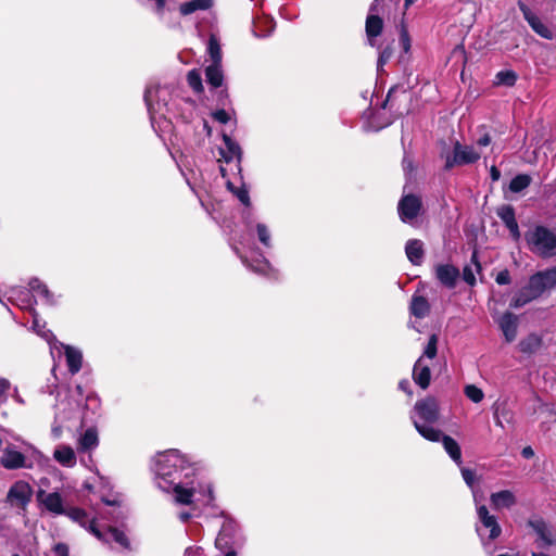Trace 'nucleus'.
Returning a JSON list of instances; mask_svg holds the SVG:
<instances>
[{"label":"nucleus","instance_id":"45","mask_svg":"<svg viewBox=\"0 0 556 556\" xmlns=\"http://www.w3.org/2000/svg\"><path fill=\"white\" fill-rule=\"evenodd\" d=\"M33 329L38 334L43 337L46 340H50L53 337V334H52V332L50 330H46L45 329V325H40V323H39V320L37 318V315H34Z\"/></svg>","mask_w":556,"mask_h":556},{"label":"nucleus","instance_id":"21","mask_svg":"<svg viewBox=\"0 0 556 556\" xmlns=\"http://www.w3.org/2000/svg\"><path fill=\"white\" fill-rule=\"evenodd\" d=\"M405 253L413 265H420L424 261L425 250L422 241L410 239L405 244Z\"/></svg>","mask_w":556,"mask_h":556},{"label":"nucleus","instance_id":"60","mask_svg":"<svg viewBox=\"0 0 556 556\" xmlns=\"http://www.w3.org/2000/svg\"><path fill=\"white\" fill-rule=\"evenodd\" d=\"M51 433L53 438L59 439L62 434V427L59 425H54L51 429Z\"/></svg>","mask_w":556,"mask_h":556},{"label":"nucleus","instance_id":"31","mask_svg":"<svg viewBox=\"0 0 556 556\" xmlns=\"http://www.w3.org/2000/svg\"><path fill=\"white\" fill-rule=\"evenodd\" d=\"M29 289L35 296H39L47 304H54L53 295L49 291L48 287L42 283L39 279L33 278L29 281Z\"/></svg>","mask_w":556,"mask_h":556},{"label":"nucleus","instance_id":"27","mask_svg":"<svg viewBox=\"0 0 556 556\" xmlns=\"http://www.w3.org/2000/svg\"><path fill=\"white\" fill-rule=\"evenodd\" d=\"M212 5L213 0H190L180 4L179 12L181 15L186 16L197 11L210 10Z\"/></svg>","mask_w":556,"mask_h":556},{"label":"nucleus","instance_id":"13","mask_svg":"<svg viewBox=\"0 0 556 556\" xmlns=\"http://www.w3.org/2000/svg\"><path fill=\"white\" fill-rule=\"evenodd\" d=\"M26 462V456L18 452L13 444H8L0 457V465L8 470L29 467Z\"/></svg>","mask_w":556,"mask_h":556},{"label":"nucleus","instance_id":"33","mask_svg":"<svg viewBox=\"0 0 556 556\" xmlns=\"http://www.w3.org/2000/svg\"><path fill=\"white\" fill-rule=\"evenodd\" d=\"M64 515H66L73 521L79 523L81 527L88 529L89 531H90V523L96 525L94 520L89 519L87 513L81 508H77V507L66 508V513Z\"/></svg>","mask_w":556,"mask_h":556},{"label":"nucleus","instance_id":"23","mask_svg":"<svg viewBox=\"0 0 556 556\" xmlns=\"http://www.w3.org/2000/svg\"><path fill=\"white\" fill-rule=\"evenodd\" d=\"M54 459L64 467H74L76 464V455L74 450L68 445H59L53 453Z\"/></svg>","mask_w":556,"mask_h":556},{"label":"nucleus","instance_id":"10","mask_svg":"<svg viewBox=\"0 0 556 556\" xmlns=\"http://www.w3.org/2000/svg\"><path fill=\"white\" fill-rule=\"evenodd\" d=\"M421 210V200L414 194L404 195L397 205L399 216L403 223L412 224Z\"/></svg>","mask_w":556,"mask_h":556},{"label":"nucleus","instance_id":"48","mask_svg":"<svg viewBox=\"0 0 556 556\" xmlns=\"http://www.w3.org/2000/svg\"><path fill=\"white\" fill-rule=\"evenodd\" d=\"M213 117L220 124H226L230 119V116L225 110H217L213 113Z\"/></svg>","mask_w":556,"mask_h":556},{"label":"nucleus","instance_id":"52","mask_svg":"<svg viewBox=\"0 0 556 556\" xmlns=\"http://www.w3.org/2000/svg\"><path fill=\"white\" fill-rule=\"evenodd\" d=\"M495 281L498 285H508L510 282V275L508 270H502L497 274Z\"/></svg>","mask_w":556,"mask_h":556},{"label":"nucleus","instance_id":"50","mask_svg":"<svg viewBox=\"0 0 556 556\" xmlns=\"http://www.w3.org/2000/svg\"><path fill=\"white\" fill-rule=\"evenodd\" d=\"M462 476L470 488H472L475 482V472L471 469L468 468H462Z\"/></svg>","mask_w":556,"mask_h":556},{"label":"nucleus","instance_id":"15","mask_svg":"<svg viewBox=\"0 0 556 556\" xmlns=\"http://www.w3.org/2000/svg\"><path fill=\"white\" fill-rule=\"evenodd\" d=\"M37 498L38 502L53 515H64L66 513L63 497L59 492H46L40 490Z\"/></svg>","mask_w":556,"mask_h":556},{"label":"nucleus","instance_id":"12","mask_svg":"<svg viewBox=\"0 0 556 556\" xmlns=\"http://www.w3.org/2000/svg\"><path fill=\"white\" fill-rule=\"evenodd\" d=\"M473 500L477 505V515H478L479 521L485 529L490 530L489 539L490 540L497 539L502 533V529L497 522L496 517L493 515H490L486 506L479 505V498H478V495L476 492H473Z\"/></svg>","mask_w":556,"mask_h":556},{"label":"nucleus","instance_id":"53","mask_svg":"<svg viewBox=\"0 0 556 556\" xmlns=\"http://www.w3.org/2000/svg\"><path fill=\"white\" fill-rule=\"evenodd\" d=\"M53 549L56 556H68V547L66 544L59 543Z\"/></svg>","mask_w":556,"mask_h":556},{"label":"nucleus","instance_id":"56","mask_svg":"<svg viewBox=\"0 0 556 556\" xmlns=\"http://www.w3.org/2000/svg\"><path fill=\"white\" fill-rule=\"evenodd\" d=\"M402 165L405 173H410L413 170V161L406 155L403 159Z\"/></svg>","mask_w":556,"mask_h":556},{"label":"nucleus","instance_id":"1","mask_svg":"<svg viewBox=\"0 0 556 556\" xmlns=\"http://www.w3.org/2000/svg\"><path fill=\"white\" fill-rule=\"evenodd\" d=\"M153 470L157 486L165 492H173L177 504L190 505L194 498L204 505L214 501L210 481L197 473V464L178 450H167L154 458Z\"/></svg>","mask_w":556,"mask_h":556},{"label":"nucleus","instance_id":"55","mask_svg":"<svg viewBox=\"0 0 556 556\" xmlns=\"http://www.w3.org/2000/svg\"><path fill=\"white\" fill-rule=\"evenodd\" d=\"M491 141H492L491 136L488 132H485L476 141V143L478 147L481 148V147H488L491 143Z\"/></svg>","mask_w":556,"mask_h":556},{"label":"nucleus","instance_id":"6","mask_svg":"<svg viewBox=\"0 0 556 556\" xmlns=\"http://www.w3.org/2000/svg\"><path fill=\"white\" fill-rule=\"evenodd\" d=\"M480 156V152L473 146L462 144L459 141H455L452 154L446 157L445 168L451 169L454 166L473 164Z\"/></svg>","mask_w":556,"mask_h":556},{"label":"nucleus","instance_id":"34","mask_svg":"<svg viewBox=\"0 0 556 556\" xmlns=\"http://www.w3.org/2000/svg\"><path fill=\"white\" fill-rule=\"evenodd\" d=\"M528 525L535 531V533L539 535V539L545 545H552L554 543L547 526L542 519L529 520Z\"/></svg>","mask_w":556,"mask_h":556},{"label":"nucleus","instance_id":"46","mask_svg":"<svg viewBox=\"0 0 556 556\" xmlns=\"http://www.w3.org/2000/svg\"><path fill=\"white\" fill-rule=\"evenodd\" d=\"M237 525L232 520H225L218 534L227 535V538L233 539Z\"/></svg>","mask_w":556,"mask_h":556},{"label":"nucleus","instance_id":"62","mask_svg":"<svg viewBox=\"0 0 556 556\" xmlns=\"http://www.w3.org/2000/svg\"><path fill=\"white\" fill-rule=\"evenodd\" d=\"M178 517L182 522H186L190 519L191 515L187 511H184V513H180Z\"/></svg>","mask_w":556,"mask_h":556},{"label":"nucleus","instance_id":"43","mask_svg":"<svg viewBox=\"0 0 556 556\" xmlns=\"http://www.w3.org/2000/svg\"><path fill=\"white\" fill-rule=\"evenodd\" d=\"M437 344H438V338L435 334H432L429 338V341L425 348L424 354L420 357H424V358L427 357V358L433 359L438 352Z\"/></svg>","mask_w":556,"mask_h":556},{"label":"nucleus","instance_id":"51","mask_svg":"<svg viewBox=\"0 0 556 556\" xmlns=\"http://www.w3.org/2000/svg\"><path fill=\"white\" fill-rule=\"evenodd\" d=\"M9 388L10 382L4 378H0V405L7 400L5 393Z\"/></svg>","mask_w":556,"mask_h":556},{"label":"nucleus","instance_id":"54","mask_svg":"<svg viewBox=\"0 0 556 556\" xmlns=\"http://www.w3.org/2000/svg\"><path fill=\"white\" fill-rule=\"evenodd\" d=\"M184 556H204V551L202 547H188L185 551Z\"/></svg>","mask_w":556,"mask_h":556},{"label":"nucleus","instance_id":"41","mask_svg":"<svg viewBox=\"0 0 556 556\" xmlns=\"http://www.w3.org/2000/svg\"><path fill=\"white\" fill-rule=\"evenodd\" d=\"M376 48L379 50L377 68H378V71H382V67L384 66V64H387L388 61L391 59V56L393 54V50L390 45H388L383 49H381L379 46H377Z\"/></svg>","mask_w":556,"mask_h":556},{"label":"nucleus","instance_id":"18","mask_svg":"<svg viewBox=\"0 0 556 556\" xmlns=\"http://www.w3.org/2000/svg\"><path fill=\"white\" fill-rule=\"evenodd\" d=\"M500 329L506 342H513L517 337L518 331V317L510 312H506L498 319Z\"/></svg>","mask_w":556,"mask_h":556},{"label":"nucleus","instance_id":"59","mask_svg":"<svg viewBox=\"0 0 556 556\" xmlns=\"http://www.w3.org/2000/svg\"><path fill=\"white\" fill-rule=\"evenodd\" d=\"M521 454L525 458H531L534 455V452L531 446H526L522 448Z\"/></svg>","mask_w":556,"mask_h":556},{"label":"nucleus","instance_id":"36","mask_svg":"<svg viewBox=\"0 0 556 556\" xmlns=\"http://www.w3.org/2000/svg\"><path fill=\"white\" fill-rule=\"evenodd\" d=\"M531 184V177L527 174H519L515 176L509 182V190L514 193L521 192Z\"/></svg>","mask_w":556,"mask_h":556},{"label":"nucleus","instance_id":"49","mask_svg":"<svg viewBox=\"0 0 556 556\" xmlns=\"http://www.w3.org/2000/svg\"><path fill=\"white\" fill-rule=\"evenodd\" d=\"M463 279L470 286H473L476 283V277L471 267L466 266L463 269Z\"/></svg>","mask_w":556,"mask_h":556},{"label":"nucleus","instance_id":"26","mask_svg":"<svg viewBox=\"0 0 556 556\" xmlns=\"http://www.w3.org/2000/svg\"><path fill=\"white\" fill-rule=\"evenodd\" d=\"M410 314L417 318H425L430 312V304L422 295H413L409 306Z\"/></svg>","mask_w":556,"mask_h":556},{"label":"nucleus","instance_id":"63","mask_svg":"<svg viewBox=\"0 0 556 556\" xmlns=\"http://www.w3.org/2000/svg\"><path fill=\"white\" fill-rule=\"evenodd\" d=\"M494 417H495L496 425L503 428V422H502V420L498 417V412L497 410L494 413Z\"/></svg>","mask_w":556,"mask_h":556},{"label":"nucleus","instance_id":"17","mask_svg":"<svg viewBox=\"0 0 556 556\" xmlns=\"http://www.w3.org/2000/svg\"><path fill=\"white\" fill-rule=\"evenodd\" d=\"M497 216L505 224L514 240L520 239V230L511 205H503L497 210Z\"/></svg>","mask_w":556,"mask_h":556},{"label":"nucleus","instance_id":"40","mask_svg":"<svg viewBox=\"0 0 556 556\" xmlns=\"http://www.w3.org/2000/svg\"><path fill=\"white\" fill-rule=\"evenodd\" d=\"M464 392L465 395L473 403H480L484 397L483 391L475 384L466 386Z\"/></svg>","mask_w":556,"mask_h":556},{"label":"nucleus","instance_id":"42","mask_svg":"<svg viewBox=\"0 0 556 556\" xmlns=\"http://www.w3.org/2000/svg\"><path fill=\"white\" fill-rule=\"evenodd\" d=\"M256 232L261 243L266 248H270V232L268 227L265 224L258 223L256 225Z\"/></svg>","mask_w":556,"mask_h":556},{"label":"nucleus","instance_id":"29","mask_svg":"<svg viewBox=\"0 0 556 556\" xmlns=\"http://www.w3.org/2000/svg\"><path fill=\"white\" fill-rule=\"evenodd\" d=\"M205 77L207 84L211 85L213 88L220 87L224 81L222 64L211 63L208 66H206Z\"/></svg>","mask_w":556,"mask_h":556},{"label":"nucleus","instance_id":"57","mask_svg":"<svg viewBox=\"0 0 556 556\" xmlns=\"http://www.w3.org/2000/svg\"><path fill=\"white\" fill-rule=\"evenodd\" d=\"M490 176L492 181H497L501 178L500 169L496 166L492 165L490 168Z\"/></svg>","mask_w":556,"mask_h":556},{"label":"nucleus","instance_id":"4","mask_svg":"<svg viewBox=\"0 0 556 556\" xmlns=\"http://www.w3.org/2000/svg\"><path fill=\"white\" fill-rule=\"evenodd\" d=\"M525 240L529 250L542 258L556 255V233L545 226L538 225L529 229Z\"/></svg>","mask_w":556,"mask_h":556},{"label":"nucleus","instance_id":"5","mask_svg":"<svg viewBox=\"0 0 556 556\" xmlns=\"http://www.w3.org/2000/svg\"><path fill=\"white\" fill-rule=\"evenodd\" d=\"M414 426L418 433L431 442L442 441L443 447L448 456L457 464L462 465V451L459 444L450 435L443 434L439 429L432 426L419 424L414 419Z\"/></svg>","mask_w":556,"mask_h":556},{"label":"nucleus","instance_id":"3","mask_svg":"<svg viewBox=\"0 0 556 556\" xmlns=\"http://www.w3.org/2000/svg\"><path fill=\"white\" fill-rule=\"evenodd\" d=\"M168 94L167 88L160 86H149L144 91V102L147 104L152 126L159 124L160 137L172 129V123L163 113V106H167L165 97Z\"/></svg>","mask_w":556,"mask_h":556},{"label":"nucleus","instance_id":"24","mask_svg":"<svg viewBox=\"0 0 556 556\" xmlns=\"http://www.w3.org/2000/svg\"><path fill=\"white\" fill-rule=\"evenodd\" d=\"M64 349L68 370L72 375H75L81 368L83 354L78 349H75L71 345H65Z\"/></svg>","mask_w":556,"mask_h":556},{"label":"nucleus","instance_id":"39","mask_svg":"<svg viewBox=\"0 0 556 556\" xmlns=\"http://www.w3.org/2000/svg\"><path fill=\"white\" fill-rule=\"evenodd\" d=\"M189 86L198 93L203 91L202 77L199 70H191L187 75Z\"/></svg>","mask_w":556,"mask_h":556},{"label":"nucleus","instance_id":"58","mask_svg":"<svg viewBox=\"0 0 556 556\" xmlns=\"http://www.w3.org/2000/svg\"><path fill=\"white\" fill-rule=\"evenodd\" d=\"M399 388H400L402 391L406 392L408 395H412V394H413V392H412V390H410V387H409V381H408V380H406V379H404V380L400 381V383H399Z\"/></svg>","mask_w":556,"mask_h":556},{"label":"nucleus","instance_id":"8","mask_svg":"<svg viewBox=\"0 0 556 556\" xmlns=\"http://www.w3.org/2000/svg\"><path fill=\"white\" fill-rule=\"evenodd\" d=\"M379 2L380 0H375L371 3L366 17L365 31L370 47H377V37L381 35L383 29V20L379 16Z\"/></svg>","mask_w":556,"mask_h":556},{"label":"nucleus","instance_id":"2","mask_svg":"<svg viewBox=\"0 0 556 556\" xmlns=\"http://www.w3.org/2000/svg\"><path fill=\"white\" fill-rule=\"evenodd\" d=\"M555 286L556 267L538 271L530 277L528 285L514 298L510 305L515 308L521 307Z\"/></svg>","mask_w":556,"mask_h":556},{"label":"nucleus","instance_id":"30","mask_svg":"<svg viewBox=\"0 0 556 556\" xmlns=\"http://www.w3.org/2000/svg\"><path fill=\"white\" fill-rule=\"evenodd\" d=\"M542 346V338L535 333H531L523 338L519 344V351L525 354H532L539 351Z\"/></svg>","mask_w":556,"mask_h":556},{"label":"nucleus","instance_id":"16","mask_svg":"<svg viewBox=\"0 0 556 556\" xmlns=\"http://www.w3.org/2000/svg\"><path fill=\"white\" fill-rule=\"evenodd\" d=\"M519 10L522 12L525 20L531 26L533 31H535L539 36L545 39H552L553 33L552 30L536 16L530 8L525 4L522 1L518 2Z\"/></svg>","mask_w":556,"mask_h":556},{"label":"nucleus","instance_id":"25","mask_svg":"<svg viewBox=\"0 0 556 556\" xmlns=\"http://www.w3.org/2000/svg\"><path fill=\"white\" fill-rule=\"evenodd\" d=\"M99 444L98 432L94 428H88L78 440L79 452H90Z\"/></svg>","mask_w":556,"mask_h":556},{"label":"nucleus","instance_id":"44","mask_svg":"<svg viewBox=\"0 0 556 556\" xmlns=\"http://www.w3.org/2000/svg\"><path fill=\"white\" fill-rule=\"evenodd\" d=\"M253 271L260 274H267L270 269V264L266 258H261L256 261V264H247Z\"/></svg>","mask_w":556,"mask_h":556},{"label":"nucleus","instance_id":"35","mask_svg":"<svg viewBox=\"0 0 556 556\" xmlns=\"http://www.w3.org/2000/svg\"><path fill=\"white\" fill-rule=\"evenodd\" d=\"M233 539L224 536V534H218L215 540V546L217 549L223 552L225 556H237L236 551L232 548Z\"/></svg>","mask_w":556,"mask_h":556},{"label":"nucleus","instance_id":"19","mask_svg":"<svg viewBox=\"0 0 556 556\" xmlns=\"http://www.w3.org/2000/svg\"><path fill=\"white\" fill-rule=\"evenodd\" d=\"M414 382L426 390L430 386L431 371L429 365L425 364L424 357H419L413 368Z\"/></svg>","mask_w":556,"mask_h":556},{"label":"nucleus","instance_id":"22","mask_svg":"<svg viewBox=\"0 0 556 556\" xmlns=\"http://www.w3.org/2000/svg\"><path fill=\"white\" fill-rule=\"evenodd\" d=\"M491 504L493 508H509L516 504V496L509 490H504L491 494Z\"/></svg>","mask_w":556,"mask_h":556},{"label":"nucleus","instance_id":"28","mask_svg":"<svg viewBox=\"0 0 556 556\" xmlns=\"http://www.w3.org/2000/svg\"><path fill=\"white\" fill-rule=\"evenodd\" d=\"M275 29V22L273 17L264 16L258 17L253 23V31L256 37H267Z\"/></svg>","mask_w":556,"mask_h":556},{"label":"nucleus","instance_id":"14","mask_svg":"<svg viewBox=\"0 0 556 556\" xmlns=\"http://www.w3.org/2000/svg\"><path fill=\"white\" fill-rule=\"evenodd\" d=\"M459 269L451 264H437L434 266V276L444 288L454 289L459 279Z\"/></svg>","mask_w":556,"mask_h":556},{"label":"nucleus","instance_id":"37","mask_svg":"<svg viewBox=\"0 0 556 556\" xmlns=\"http://www.w3.org/2000/svg\"><path fill=\"white\" fill-rule=\"evenodd\" d=\"M227 188L238 198V200L245 206H250L249 191L244 185L235 187L231 181H227Z\"/></svg>","mask_w":556,"mask_h":556},{"label":"nucleus","instance_id":"64","mask_svg":"<svg viewBox=\"0 0 556 556\" xmlns=\"http://www.w3.org/2000/svg\"><path fill=\"white\" fill-rule=\"evenodd\" d=\"M414 1L415 0H404L405 10H407L414 3Z\"/></svg>","mask_w":556,"mask_h":556},{"label":"nucleus","instance_id":"11","mask_svg":"<svg viewBox=\"0 0 556 556\" xmlns=\"http://www.w3.org/2000/svg\"><path fill=\"white\" fill-rule=\"evenodd\" d=\"M33 489L25 481H16L13 483L7 494V502L16 507L24 508L30 501Z\"/></svg>","mask_w":556,"mask_h":556},{"label":"nucleus","instance_id":"38","mask_svg":"<svg viewBox=\"0 0 556 556\" xmlns=\"http://www.w3.org/2000/svg\"><path fill=\"white\" fill-rule=\"evenodd\" d=\"M517 75L514 71H500L495 76L496 85L514 86Z\"/></svg>","mask_w":556,"mask_h":556},{"label":"nucleus","instance_id":"47","mask_svg":"<svg viewBox=\"0 0 556 556\" xmlns=\"http://www.w3.org/2000/svg\"><path fill=\"white\" fill-rule=\"evenodd\" d=\"M400 45L402 46L405 53L409 52L410 38H409L408 31L405 27H402L401 31H400Z\"/></svg>","mask_w":556,"mask_h":556},{"label":"nucleus","instance_id":"20","mask_svg":"<svg viewBox=\"0 0 556 556\" xmlns=\"http://www.w3.org/2000/svg\"><path fill=\"white\" fill-rule=\"evenodd\" d=\"M223 140L225 147L220 149V154L224 161L229 163L236 160L238 162L237 167L240 170L239 163L241 162L242 157V151L240 146L226 134L223 135Z\"/></svg>","mask_w":556,"mask_h":556},{"label":"nucleus","instance_id":"32","mask_svg":"<svg viewBox=\"0 0 556 556\" xmlns=\"http://www.w3.org/2000/svg\"><path fill=\"white\" fill-rule=\"evenodd\" d=\"M206 51L211 58L212 63L222 64V59H223L222 47H220L219 38L214 33H212L210 35Z\"/></svg>","mask_w":556,"mask_h":556},{"label":"nucleus","instance_id":"9","mask_svg":"<svg viewBox=\"0 0 556 556\" xmlns=\"http://www.w3.org/2000/svg\"><path fill=\"white\" fill-rule=\"evenodd\" d=\"M90 532L100 541L104 543L115 542L124 549L130 548V542L126 533L115 527H109L105 531H101L96 525L90 523Z\"/></svg>","mask_w":556,"mask_h":556},{"label":"nucleus","instance_id":"61","mask_svg":"<svg viewBox=\"0 0 556 556\" xmlns=\"http://www.w3.org/2000/svg\"><path fill=\"white\" fill-rule=\"evenodd\" d=\"M101 500H102L103 503H105L109 506H115V505L119 504L117 498L109 500L106 497H101Z\"/></svg>","mask_w":556,"mask_h":556},{"label":"nucleus","instance_id":"7","mask_svg":"<svg viewBox=\"0 0 556 556\" xmlns=\"http://www.w3.org/2000/svg\"><path fill=\"white\" fill-rule=\"evenodd\" d=\"M414 412L418 418L412 416V420H417L421 425L432 426L439 419V404L434 397H426L417 401L414 405Z\"/></svg>","mask_w":556,"mask_h":556}]
</instances>
